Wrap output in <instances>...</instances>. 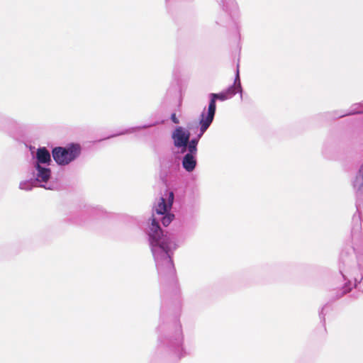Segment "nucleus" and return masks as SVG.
Segmentation results:
<instances>
[{
    "label": "nucleus",
    "mask_w": 363,
    "mask_h": 363,
    "mask_svg": "<svg viewBox=\"0 0 363 363\" xmlns=\"http://www.w3.org/2000/svg\"><path fill=\"white\" fill-rule=\"evenodd\" d=\"M224 91H225V93H226L227 96H228V99H230L233 96H234L236 94V92L242 91L238 69L236 72V76H235L234 84L233 86H230L228 89H227Z\"/></svg>",
    "instance_id": "obj_9"
},
{
    "label": "nucleus",
    "mask_w": 363,
    "mask_h": 363,
    "mask_svg": "<svg viewBox=\"0 0 363 363\" xmlns=\"http://www.w3.org/2000/svg\"><path fill=\"white\" fill-rule=\"evenodd\" d=\"M82 152L81 145L78 143H70L65 147H57L52 150V154L55 162L65 166L79 157Z\"/></svg>",
    "instance_id": "obj_3"
},
{
    "label": "nucleus",
    "mask_w": 363,
    "mask_h": 363,
    "mask_svg": "<svg viewBox=\"0 0 363 363\" xmlns=\"http://www.w3.org/2000/svg\"><path fill=\"white\" fill-rule=\"evenodd\" d=\"M219 99L220 101H225L228 99V96H227L225 91H223L219 94H211V101L208 107V110H204L200 118V133H199V138H201L205 131L208 128L210 125L211 124L215 112H216V100Z\"/></svg>",
    "instance_id": "obj_4"
},
{
    "label": "nucleus",
    "mask_w": 363,
    "mask_h": 363,
    "mask_svg": "<svg viewBox=\"0 0 363 363\" xmlns=\"http://www.w3.org/2000/svg\"><path fill=\"white\" fill-rule=\"evenodd\" d=\"M352 186L357 192H363V164L352 181Z\"/></svg>",
    "instance_id": "obj_10"
},
{
    "label": "nucleus",
    "mask_w": 363,
    "mask_h": 363,
    "mask_svg": "<svg viewBox=\"0 0 363 363\" xmlns=\"http://www.w3.org/2000/svg\"><path fill=\"white\" fill-rule=\"evenodd\" d=\"M33 174V182L35 186H39L48 189H51L50 186H46L45 184L50 179L51 172L50 169L46 166H42L41 164H35V170Z\"/></svg>",
    "instance_id": "obj_6"
},
{
    "label": "nucleus",
    "mask_w": 363,
    "mask_h": 363,
    "mask_svg": "<svg viewBox=\"0 0 363 363\" xmlns=\"http://www.w3.org/2000/svg\"><path fill=\"white\" fill-rule=\"evenodd\" d=\"M35 185V182H33V179L30 181H22L19 184V188L22 190H30L33 186Z\"/></svg>",
    "instance_id": "obj_11"
},
{
    "label": "nucleus",
    "mask_w": 363,
    "mask_h": 363,
    "mask_svg": "<svg viewBox=\"0 0 363 363\" xmlns=\"http://www.w3.org/2000/svg\"><path fill=\"white\" fill-rule=\"evenodd\" d=\"M199 138H200L198 137L197 139H192L190 141L188 146L189 153H187L183 159V167L188 172L193 171L196 167V160L195 158V155L197 152L196 146Z\"/></svg>",
    "instance_id": "obj_7"
},
{
    "label": "nucleus",
    "mask_w": 363,
    "mask_h": 363,
    "mask_svg": "<svg viewBox=\"0 0 363 363\" xmlns=\"http://www.w3.org/2000/svg\"><path fill=\"white\" fill-rule=\"evenodd\" d=\"M172 121H173L174 123H177L179 122V121H178V120H177V118L175 117V116H174H174H172Z\"/></svg>",
    "instance_id": "obj_12"
},
{
    "label": "nucleus",
    "mask_w": 363,
    "mask_h": 363,
    "mask_svg": "<svg viewBox=\"0 0 363 363\" xmlns=\"http://www.w3.org/2000/svg\"><path fill=\"white\" fill-rule=\"evenodd\" d=\"M190 133L183 127L179 126L175 128L172 134V138L174 146L180 149L182 152L188 150Z\"/></svg>",
    "instance_id": "obj_5"
},
{
    "label": "nucleus",
    "mask_w": 363,
    "mask_h": 363,
    "mask_svg": "<svg viewBox=\"0 0 363 363\" xmlns=\"http://www.w3.org/2000/svg\"><path fill=\"white\" fill-rule=\"evenodd\" d=\"M174 200V192L169 189H166L153 203L152 216L157 218L165 227L169 225L175 217L172 211Z\"/></svg>",
    "instance_id": "obj_1"
},
{
    "label": "nucleus",
    "mask_w": 363,
    "mask_h": 363,
    "mask_svg": "<svg viewBox=\"0 0 363 363\" xmlns=\"http://www.w3.org/2000/svg\"><path fill=\"white\" fill-rule=\"evenodd\" d=\"M157 219V218L152 216L147 230L150 245L152 247H160L161 250L179 247V246L172 238L163 236L162 230Z\"/></svg>",
    "instance_id": "obj_2"
},
{
    "label": "nucleus",
    "mask_w": 363,
    "mask_h": 363,
    "mask_svg": "<svg viewBox=\"0 0 363 363\" xmlns=\"http://www.w3.org/2000/svg\"><path fill=\"white\" fill-rule=\"evenodd\" d=\"M35 160V164L47 166L51 160L50 154L45 147L38 148L36 152Z\"/></svg>",
    "instance_id": "obj_8"
}]
</instances>
